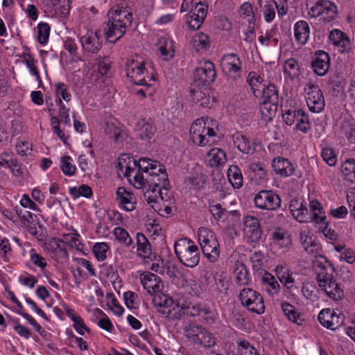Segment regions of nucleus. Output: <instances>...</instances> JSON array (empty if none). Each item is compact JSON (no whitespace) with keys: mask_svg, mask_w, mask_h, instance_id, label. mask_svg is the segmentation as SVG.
<instances>
[{"mask_svg":"<svg viewBox=\"0 0 355 355\" xmlns=\"http://www.w3.org/2000/svg\"><path fill=\"white\" fill-rule=\"evenodd\" d=\"M107 15L108 21L105 33L107 40L115 43L123 36L127 27L131 25L132 15L127 8L116 6L110 10Z\"/></svg>","mask_w":355,"mask_h":355,"instance_id":"f257e3e1","label":"nucleus"},{"mask_svg":"<svg viewBox=\"0 0 355 355\" xmlns=\"http://www.w3.org/2000/svg\"><path fill=\"white\" fill-rule=\"evenodd\" d=\"M175 253L179 261L185 266L193 268L200 261V251L191 239L182 238L178 240L174 245Z\"/></svg>","mask_w":355,"mask_h":355,"instance_id":"f03ea898","label":"nucleus"},{"mask_svg":"<svg viewBox=\"0 0 355 355\" xmlns=\"http://www.w3.org/2000/svg\"><path fill=\"white\" fill-rule=\"evenodd\" d=\"M198 241L202 253L210 262H215L220 254L219 243L215 233L207 227H200L198 231Z\"/></svg>","mask_w":355,"mask_h":355,"instance_id":"7ed1b4c3","label":"nucleus"},{"mask_svg":"<svg viewBox=\"0 0 355 355\" xmlns=\"http://www.w3.org/2000/svg\"><path fill=\"white\" fill-rule=\"evenodd\" d=\"M133 186L137 189H143L144 193L146 191H157L159 189L169 187V180L166 171L159 173L158 175H140L135 173L133 176Z\"/></svg>","mask_w":355,"mask_h":355,"instance_id":"20e7f679","label":"nucleus"},{"mask_svg":"<svg viewBox=\"0 0 355 355\" xmlns=\"http://www.w3.org/2000/svg\"><path fill=\"white\" fill-rule=\"evenodd\" d=\"M289 209L293 217L300 223L315 221L317 223L326 224V216L322 207H320V211H315L318 216H314L313 214L309 213L306 203H304L300 199H293L291 201Z\"/></svg>","mask_w":355,"mask_h":355,"instance_id":"39448f33","label":"nucleus"},{"mask_svg":"<svg viewBox=\"0 0 355 355\" xmlns=\"http://www.w3.org/2000/svg\"><path fill=\"white\" fill-rule=\"evenodd\" d=\"M307 9L310 17H320L324 23H330L338 16L336 5L329 0H318L310 7L307 6Z\"/></svg>","mask_w":355,"mask_h":355,"instance_id":"423d86ee","label":"nucleus"},{"mask_svg":"<svg viewBox=\"0 0 355 355\" xmlns=\"http://www.w3.org/2000/svg\"><path fill=\"white\" fill-rule=\"evenodd\" d=\"M190 136L191 141L200 146H211L214 143V139L211 138L216 136L213 128L206 127V123L203 119H197L191 125L190 128Z\"/></svg>","mask_w":355,"mask_h":355,"instance_id":"0eeeda50","label":"nucleus"},{"mask_svg":"<svg viewBox=\"0 0 355 355\" xmlns=\"http://www.w3.org/2000/svg\"><path fill=\"white\" fill-rule=\"evenodd\" d=\"M239 300L242 305L252 313L262 314L265 311L263 298L257 291L245 288L239 293Z\"/></svg>","mask_w":355,"mask_h":355,"instance_id":"6e6552de","label":"nucleus"},{"mask_svg":"<svg viewBox=\"0 0 355 355\" xmlns=\"http://www.w3.org/2000/svg\"><path fill=\"white\" fill-rule=\"evenodd\" d=\"M254 202L260 209L275 211L281 207L282 200L279 196L272 190H261L255 195Z\"/></svg>","mask_w":355,"mask_h":355,"instance_id":"1a4fd4ad","label":"nucleus"},{"mask_svg":"<svg viewBox=\"0 0 355 355\" xmlns=\"http://www.w3.org/2000/svg\"><path fill=\"white\" fill-rule=\"evenodd\" d=\"M243 236L247 243L253 248L261 241L262 231L259 220L252 216H246L243 219Z\"/></svg>","mask_w":355,"mask_h":355,"instance_id":"9d476101","label":"nucleus"},{"mask_svg":"<svg viewBox=\"0 0 355 355\" xmlns=\"http://www.w3.org/2000/svg\"><path fill=\"white\" fill-rule=\"evenodd\" d=\"M125 71L126 76L134 84L150 87L144 76L147 71L144 62L129 59L125 64Z\"/></svg>","mask_w":355,"mask_h":355,"instance_id":"9b49d317","label":"nucleus"},{"mask_svg":"<svg viewBox=\"0 0 355 355\" xmlns=\"http://www.w3.org/2000/svg\"><path fill=\"white\" fill-rule=\"evenodd\" d=\"M216 76L214 64L210 61L201 62L194 73V84L196 87H207Z\"/></svg>","mask_w":355,"mask_h":355,"instance_id":"f8f14e48","label":"nucleus"},{"mask_svg":"<svg viewBox=\"0 0 355 355\" xmlns=\"http://www.w3.org/2000/svg\"><path fill=\"white\" fill-rule=\"evenodd\" d=\"M304 91L306 92V101L309 109L314 113L322 112L324 107V98L321 90L318 85L311 83L306 85Z\"/></svg>","mask_w":355,"mask_h":355,"instance_id":"ddd939ff","label":"nucleus"},{"mask_svg":"<svg viewBox=\"0 0 355 355\" xmlns=\"http://www.w3.org/2000/svg\"><path fill=\"white\" fill-rule=\"evenodd\" d=\"M187 313L191 316L201 317L205 323L213 324L218 319L217 312L204 303H196L187 306Z\"/></svg>","mask_w":355,"mask_h":355,"instance_id":"4468645a","label":"nucleus"},{"mask_svg":"<svg viewBox=\"0 0 355 355\" xmlns=\"http://www.w3.org/2000/svg\"><path fill=\"white\" fill-rule=\"evenodd\" d=\"M319 287L326 295L334 300L343 298L344 291L334 278L333 274L317 281Z\"/></svg>","mask_w":355,"mask_h":355,"instance_id":"2eb2a0df","label":"nucleus"},{"mask_svg":"<svg viewBox=\"0 0 355 355\" xmlns=\"http://www.w3.org/2000/svg\"><path fill=\"white\" fill-rule=\"evenodd\" d=\"M311 64L314 72L317 75L324 76L330 67V57L324 51H317L314 54Z\"/></svg>","mask_w":355,"mask_h":355,"instance_id":"dca6fc26","label":"nucleus"},{"mask_svg":"<svg viewBox=\"0 0 355 355\" xmlns=\"http://www.w3.org/2000/svg\"><path fill=\"white\" fill-rule=\"evenodd\" d=\"M313 268L317 274L316 281L327 277L334 272L331 263L323 255H316L312 261Z\"/></svg>","mask_w":355,"mask_h":355,"instance_id":"f3484780","label":"nucleus"},{"mask_svg":"<svg viewBox=\"0 0 355 355\" xmlns=\"http://www.w3.org/2000/svg\"><path fill=\"white\" fill-rule=\"evenodd\" d=\"M223 70L229 75L235 74L240 76L241 73V62L236 54L231 53L224 55L221 60Z\"/></svg>","mask_w":355,"mask_h":355,"instance_id":"a211bd4d","label":"nucleus"},{"mask_svg":"<svg viewBox=\"0 0 355 355\" xmlns=\"http://www.w3.org/2000/svg\"><path fill=\"white\" fill-rule=\"evenodd\" d=\"M135 132L139 139L146 141L153 138L156 132V128L150 119H141L137 122Z\"/></svg>","mask_w":355,"mask_h":355,"instance_id":"6ab92c4d","label":"nucleus"},{"mask_svg":"<svg viewBox=\"0 0 355 355\" xmlns=\"http://www.w3.org/2000/svg\"><path fill=\"white\" fill-rule=\"evenodd\" d=\"M116 200L119 207L126 211H130L135 209V197L123 187L118 188L116 192Z\"/></svg>","mask_w":355,"mask_h":355,"instance_id":"aec40b11","label":"nucleus"},{"mask_svg":"<svg viewBox=\"0 0 355 355\" xmlns=\"http://www.w3.org/2000/svg\"><path fill=\"white\" fill-rule=\"evenodd\" d=\"M207 14V6L203 5L201 2L196 3L195 8L192 15L187 19V24L190 29L197 30L202 24Z\"/></svg>","mask_w":355,"mask_h":355,"instance_id":"412c9836","label":"nucleus"},{"mask_svg":"<svg viewBox=\"0 0 355 355\" xmlns=\"http://www.w3.org/2000/svg\"><path fill=\"white\" fill-rule=\"evenodd\" d=\"M141 282L144 289L150 295L160 292L163 288V284L159 277L150 272H146L142 274Z\"/></svg>","mask_w":355,"mask_h":355,"instance_id":"4be33fe9","label":"nucleus"},{"mask_svg":"<svg viewBox=\"0 0 355 355\" xmlns=\"http://www.w3.org/2000/svg\"><path fill=\"white\" fill-rule=\"evenodd\" d=\"M83 49L88 53H97L101 49L100 35L97 33L87 32L80 38Z\"/></svg>","mask_w":355,"mask_h":355,"instance_id":"5701e85b","label":"nucleus"},{"mask_svg":"<svg viewBox=\"0 0 355 355\" xmlns=\"http://www.w3.org/2000/svg\"><path fill=\"white\" fill-rule=\"evenodd\" d=\"M170 187L159 189L157 191H146L144 193V198L148 204L157 203L160 201L165 202H171V194L169 191Z\"/></svg>","mask_w":355,"mask_h":355,"instance_id":"b1692460","label":"nucleus"},{"mask_svg":"<svg viewBox=\"0 0 355 355\" xmlns=\"http://www.w3.org/2000/svg\"><path fill=\"white\" fill-rule=\"evenodd\" d=\"M275 172L283 177H288L293 174L295 168L293 164L286 158L275 157L272 163Z\"/></svg>","mask_w":355,"mask_h":355,"instance_id":"393cba45","label":"nucleus"},{"mask_svg":"<svg viewBox=\"0 0 355 355\" xmlns=\"http://www.w3.org/2000/svg\"><path fill=\"white\" fill-rule=\"evenodd\" d=\"M15 211L19 217L21 222L28 228L30 229L31 234H36L35 225L37 222V216L33 214L30 211L21 208V207L16 206Z\"/></svg>","mask_w":355,"mask_h":355,"instance_id":"a878e982","label":"nucleus"},{"mask_svg":"<svg viewBox=\"0 0 355 355\" xmlns=\"http://www.w3.org/2000/svg\"><path fill=\"white\" fill-rule=\"evenodd\" d=\"M249 177L256 184H261L268 180V174L261 163L254 162L248 166Z\"/></svg>","mask_w":355,"mask_h":355,"instance_id":"bb28decb","label":"nucleus"},{"mask_svg":"<svg viewBox=\"0 0 355 355\" xmlns=\"http://www.w3.org/2000/svg\"><path fill=\"white\" fill-rule=\"evenodd\" d=\"M300 241L304 250L309 254H313L320 249V245L315 242L307 228L300 232Z\"/></svg>","mask_w":355,"mask_h":355,"instance_id":"cd10ccee","label":"nucleus"},{"mask_svg":"<svg viewBox=\"0 0 355 355\" xmlns=\"http://www.w3.org/2000/svg\"><path fill=\"white\" fill-rule=\"evenodd\" d=\"M310 35V28L306 21L300 20L295 23L294 26V35L296 42L300 44H305Z\"/></svg>","mask_w":355,"mask_h":355,"instance_id":"c85d7f7f","label":"nucleus"},{"mask_svg":"<svg viewBox=\"0 0 355 355\" xmlns=\"http://www.w3.org/2000/svg\"><path fill=\"white\" fill-rule=\"evenodd\" d=\"M193 101L202 107L209 106L211 100L209 90L207 87H200L191 90Z\"/></svg>","mask_w":355,"mask_h":355,"instance_id":"c756f323","label":"nucleus"},{"mask_svg":"<svg viewBox=\"0 0 355 355\" xmlns=\"http://www.w3.org/2000/svg\"><path fill=\"white\" fill-rule=\"evenodd\" d=\"M234 143L236 148L243 153L252 155L255 151V146L253 142L245 135L237 134L234 137Z\"/></svg>","mask_w":355,"mask_h":355,"instance_id":"7c9ffc66","label":"nucleus"},{"mask_svg":"<svg viewBox=\"0 0 355 355\" xmlns=\"http://www.w3.org/2000/svg\"><path fill=\"white\" fill-rule=\"evenodd\" d=\"M234 274L235 276V282L238 286H246L250 284V278L249 277V272L243 263L237 262L235 264Z\"/></svg>","mask_w":355,"mask_h":355,"instance_id":"2f4dec72","label":"nucleus"},{"mask_svg":"<svg viewBox=\"0 0 355 355\" xmlns=\"http://www.w3.org/2000/svg\"><path fill=\"white\" fill-rule=\"evenodd\" d=\"M329 40L334 45L343 48L342 51H347L349 48V40L341 31L334 29L329 33Z\"/></svg>","mask_w":355,"mask_h":355,"instance_id":"473e14b6","label":"nucleus"},{"mask_svg":"<svg viewBox=\"0 0 355 355\" xmlns=\"http://www.w3.org/2000/svg\"><path fill=\"white\" fill-rule=\"evenodd\" d=\"M247 82L250 85L253 95L259 98L261 92L265 88L266 85L262 83L263 78L256 72H250L247 78Z\"/></svg>","mask_w":355,"mask_h":355,"instance_id":"72a5a7b5","label":"nucleus"},{"mask_svg":"<svg viewBox=\"0 0 355 355\" xmlns=\"http://www.w3.org/2000/svg\"><path fill=\"white\" fill-rule=\"evenodd\" d=\"M259 98H260V101L278 104L279 94L277 88L273 84H268L261 92Z\"/></svg>","mask_w":355,"mask_h":355,"instance_id":"f704fd0d","label":"nucleus"},{"mask_svg":"<svg viewBox=\"0 0 355 355\" xmlns=\"http://www.w3.org/2000/svg\"><path fill=\"white\" fill-rule=\"evenodd\" d=\"M278 104H272L269 102L260 101V113L261 119L266 121H271L275 116Z\"/></svg>","mask_w":355,"mask_h":355,"instance_id":"c9c22d12","label":"nucleus"},{"mask_svg":"<svg viewBox=\"0 0 355 355\" xmlns=\"http://www.w3.org/2000/svg\"><path fill=\"white\" fill-rule=\"evenodd\" d=\"M275 273L281 283L286 286L287 288H291L293 286L294 278L292 277V273L287 268L282 265H279L275 268Z\"/></svg>","mask_w":355,"mask_h":355,"instance_id":"e433bc0d","label":"nucleus"},{"mask_svg":"<svg viewBox=\"0 0 355 355\" xmlns=\"http://www.w3.org/2000/svg\"><path fill=\"white\" fill-rule=\"evenodd\" d=\"M227 178L234 188L239 189L243 186V175L241 169L236 165H232L227 170Z\"/></svg>","mask_w":355,"mask_h":355,"instance_id":"4c0bfd02","label":"nucleus"},{"mask_svg":"<svg viewBox=\"0 0 355 355\" xmlns=\"http://www.w3.org/2000/svg\"><path fill=\"white\" fill-rule=\"evenodd\" d=\"M258 4L262 8L264 19L267 22H270L275 16L276 2L274 0H258Z\"/></svg>","mask_w":355,"mask_h":355,"instance_id":"58836bf2","label":"nucleus"},{"mask_svg":"<svg viewBox=\"0 0 355 355\" xmlns=\"http://www.w3.org/2000/svg\"><path fill=\"white\" fill-rule=\"evenodd\" d=\"M207 156L209 157V165L212 167L223 164L226 162V154L220 148L211 149L207 152Z\"/></svg>","mask_w":355,"mask_h":355,"instance_id":"ea45409f","label":"nucleus"},{"mask_svg":"<svg viewBox=\"0 0 355 355\" xmlns=\"http://www.w3.org/2000/svg\"><path fill=\"white\" fill-rule=\"evenodd\" d=\"M282 309L288 320L298 325L302 324V320L300 318V315L296 311L295 306L288 302H284L282 303Z\"/></svg>","mask_w":355,"mask_h":355,"instance_id":"a19ab883","label":"nucleus"},{"mask_svg":"<svg viewBox=\"0 0 355 355\" xmlns=\"http://www.w3.org/2000/svg\"><path fill=\"white\" fill-rule=\"evenodd\" d=\"M284 73L293 80L300 74V65L295 59H288L284 64Z\"/></svg>","mask_w":355,"mask_h":355,"instance_id":"79ce46f5","label":"nucleus"},{"mask_svg":"<svg viewBox=\"0 0 355 355\" xmlns=\"http://www.w3.org/2000/svg\"><path fill=\"white\" fill-rule=\"evenodd\" d=\"M295 122V128L297 130H300L303 133H306L311 130V123L309 116L302 110H297Z\"/></svg>","mask_w":355,"mask_h":355,"instance_id":"37998d69","label":"nucleus"},{"mask_svg":"<svg viewBox=\"0 0 355 355\" xmlns=\"http://www.w3.org/2000/svg\"><path fill=\"white\" fill-rule=\"evenodd\" d=\"M137 252L142 257H148L151 254V248L147 238L142 233L137 234Z\"/></svg>","mask_w":355,"mask_h":355,"instance_id":"c03bdc74","label":"nucleus"},{"mask_svg":"<svg viewBox=\"0 0 355 355\" xmlns=\"http://www.w3.org/2000/svg\"><path fill=\"white\" fill-rule=\"evenodd\" d=\"M265 290L271 295L279 292L280 286L274 276L270 273H266L262 277Z\"/></svg>","mask_w":355,"mask_h":355,"instance_id":"a18cd8bd","label":"nucleus"},{"mask_svg":"<svg viewBox=\"0 0 355 355\" xmlns=\"http://www.w3.org/2000/svg\"><path fill=\"white\" fill-rule=\"evenodd\" d=\"M158 50L164 60L173 58L174 54L173 41L166 38L161 39Z\"/></svg>","mask_w":355,"mask_h":355,"instance_id":"49530a36","label":"nucleus"},{"mask_svg":"<svg viewBox=\"0 0 355 355\" xmlns=\"http://www.w3.org/2000/svg\"><path fill=\"white\" fill-rule=\"evenodd\" d=\"M131 160L129 158V162L126 163L125 160H122L119 159L118 162V166L119 169L123 172V175L126 177L130 182L133 185V176L137 173V168H135L132 163L131 164Z\"/></svg>","mask_w":355,"mask_h":355,"instance_id":"de8ad7c7","label":"nucleus"},{"mask_svg":"<svg viewBox=\"0 0 355 355\" xmlns=\"http://www.w3.org/2000/svg\"><path fill=\"white\" fill-rule=\"evenodd\" d=\"M341 172L347 180L355 182V159L346 160L342 165Z\"/></svg>","mask_w":355,"mask_h":355,"instance_id":"09e8293b","label":"nucleus"},{"mask_svg":"<svg viewBox=\"0 0 355 355\" xmlns=\"http://www.w3.org/2000/svg\"><path fill=\"white\" fill-rule=\"evenodd\" d=\"M155 162V160H152L147 157H141L138 161L132 160V164L135 168H137L136 173L146 175Z\"/></svg>","mask_w":355,"mask_h":355,"instance_id":"8fccbe9b","label":"nucleus"},{"mask_svg":"<svg viewBox=\"0 0 355 355\" xmlns=\"http://www.w3.org/2000/svg\"><path fill=\"white\" fill-rule=\"evenodd\" d=\"M24 62L26 64V66L29 69V71L31 73V75L35 77L39 84H41L42 78L40 77L37 67L36 66L37 60H35L32 55L27 53L24 55Z\"/></svg>","mask_w":355,"mask_h":355,"instance_id":"3c124183","label":"nucleus"},{"mask_svg":"<svg viewBox=\"0 0 355 355\" xmlns=\"http://www.w3.org/2000/svg\"><path fill=\"white\" fill-rule=\"evenodd\" d=\"M69 193L73 198L76 199L80 196L89 198L92 196V190L87 184H82L78 188L76 187L69 188Z\"/></svg>","mask_w":355,"mask_h":355,"instance_id":"603ef678","label":"nucleus"},{"mask_svg":"<svg viewBox=\"0 0 355 355\" xmlns=\"http://www.w3.org/2000/svg\"><path fill=\"white\" fill-rule=\"evenodd\" d=\"M341 128L347 140L352 144H355V122L352 120L345 121Z\"/></svg>","mask_w":355,"mask_h":355,"instance_id":"864d4df0","label":"nucleus"},{"mask_svg":"<svg viewBox=\"0 0 355 355\" xmlns=\"http://www.w3.org/2000/svg\"><path fill=\"white\" fill-rule=\"evenodd\" d=\"M60 167L62 172L67 175L71 176L76 173V167L72 164V159L69 155L62 157Z\"/></svg>","mask_w":355,"mask_h":355,"instance_id":"5fc2aeb1","label":"nucleus"},{"mask_svg":"<svg viewBox=\"0 0 355 355\" xmlns=\"http://www.w3.org/2000/svg\"><path fill=\"white\" fill-rule=\"evenodd\" d=\"M113 234L119 241L124 243L125 245L129 246L132 243V239L124 228L121 227H115Z\"/></svg>","mask_w":355,"mask_h":355,"instance_id":"6e6d98bb","label":"nucleus"},{"mask_svg":"<svg viewBox=\"0 0 355 355\" xmlns=\"http://www.w3.org/2000/svg\"><path fill=\"white\" fill-rule=\"evenodd\" d=\"M105 132L110 139L119 141L121 137V131L114 123L107 122L105 126Z\"/></svg>","mask_w":355,"mask_h":355,"instance_id":"4d7b16f0","label":"nucleus"},{"mask_svg":"<svg viewBox=\"0 0 355 355\" xmlns=\"http://www.w3.org/2000/svg\"><path fill=\"white\" fill-rule=\"evenodd\" d=\"M108 250V245L106 243H96L93 247V252L95 254L96 259L99 261H103L107 258V252Z\"/></svg>","mask_w":355,"mask_h":355,"instance_id":"13d9d810","label":"nucleus"},{"mask_svg":"<svg viewBox=\"0 0 355 355\" xmlns=\"http://www.w3.org/2000/svg\"><path fill=\"white\" fill-rule=\"evenodd\" d=\"M50 33V26L47 23L41 22L37 25V39L38 42L44 44L46 43Z\"/></svg>","mask_w":355,"mask_h":355,"instance_id":"bf43d9fd","label":"nucleus"},{"mask_svg":"<svg viewBox=\"0 0 355 355\" xmlns=\"http://www.w3.org/2000/svg\"><path fill=\"white\" fill-rule=\"evenodd\" d=\"M55 87L56 96L58 98V100L61 99V101L64 100L67 102H69L71 100V94L69 93L67 86L65 84L59 83L55 84Z\"/></svg>","mask_w":355,"mask_h":355,"instance_id":"052dcab7","label":"nucleus"},{"mask_svg":"<svg viewBox=\"0 0 355 355\" xmlns=\"http://www.w3.org/2000/svg\"><path fill=\"white\" fill-rule=\"evenodd\" d=\"M272 236L274 242L280 247H287L291 243L290 238L284 232L276 231Z\"/></svg>","mask_w":355,"mask_h":355,"instance_id":"680f3d73","label":"nucleus"},{"mask_svg":"<svg viewBox=\"0 0 355 355\" xmlns=\"http://www.w3.org/2000/svg\"><path fill=\"white\" fill-rule=\"evenodd\" d=\"M57 105L59 106V118L61 123L70 125L69 109L66 107L61 99L56 101Z\"/></svg>","mask_w":355,"mask_h":355,"instance_id":"e2e57ef3","label":"nucleus"},{"mask_svg":"<svg viewBox=\"0 0 355 355\" xmlns=\"http://www.w3.org/2000/svg\"><path fill=\"white\" fill-rule=\"evenodd\" d=\"M333 311L329 309H324L318 314V319L320 324L327 328H330V321L332 317Z\"/></svg>","mask_w":355,"mask_h":355,"instance_id":"0e129e2a","label":"nucleus"},{"mask_svg":"<svg viewBox=\"0 0 355 355\" xmlns=\"http://www.w3.org/2000/svg\"><path fill=\"white\" fill-rule=\"evenodd\" d=\"M238 347L241 355H259L255 348L245 340L239 341Z\"/></svg>","mask_w":355,"mask_h":355,"instance_id":"69168bd1","label":"nucleus"},{"mask_svg":"<svg viewBox=\"0 0 355 355\" xmlns=\"http://www.w3.org/2000/svg\"><path fill=\"white\" fill-rule=\"evenodd\" d=\"M192 40L193 45L198 48L206 49L209 46V37L203 33L196 34Z\"/></svg>","mask_w":355,"mask_h":355,"instance_id":"338daca9","label":"nucleus"},{"mask_svg":"<svg viewBox=\"0 0 355 355\" xmlns=\"http://www.w3.org/2000/svg\"><path fill=\"white\" fill-rule=\"evenodd\" d=\"M187 291L192 296L198 297L202 293L200 285L194 279L187 281Z\"/></svg>","mask_w":355,"mask_h":355,"instance_id":"774afa93","label":"nucleus"}]
</instances>
